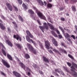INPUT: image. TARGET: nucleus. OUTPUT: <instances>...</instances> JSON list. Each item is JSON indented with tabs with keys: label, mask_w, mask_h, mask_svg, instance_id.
<instances>
[{
	"label": "nucleus",
	"mask_w": 77,
	"mask_h": 77,
	"mask_svg": "<svg viewBox=\"0 0 77 77\" xmlns=\"http://www.w3.org/2000/svg\"><path fill=\"white\" fill-rule=\"evenodd\" d=\"M64 30H66V31H67V32H70V30L68 29H66L65 28H64Z\"/></svg>",
	"instance_id": "obj_53"
},
{
	"label": "nucleus",
	"mask_w": 77,
	"mask_h": 77,
	"mask_svg": "<svg viewBox=\"0 0 77 77\" xmlns=\"http://www.w3.org/2000/svg\"><path fill=\"white\" fill-rule=\"evenodd\" d=\"M13 73L14 75L16 77H20L21 75L18 73L15 72H13Z\"/></svg>",
	"instance_id": "obj_14"
},
{
	"label": "nucleus",
	"mask_w": 77,
	"mask_h": 77,
	"mask_svg": "<svg viewBox=\"0 0 77 77\" xmlns=\"http://www.w3.org/2000/svg\"><path fill=\"white\" fill-rule=\"evenodd\" d=\"M56 31L57 33V34H58V35L60 34V32H59V30H56Z\"/></svg>",
	"instance_id": "obj_42"
},
{
	"label": "nucleus",
	"mask_w": 77,
	"mask_h": 77,
	"mask_svg": "<svg viewBox=\"0 0 77 77\" xmlns=\"http://www.w3.org/2000/svg\"><path fill=\"white\" fill-rule=\"evenodd\" d=\"M25 57L26 59H29V58H30V56L29 55V54H26L25 55Z\"/></svg>",
	"instance_id": "obj_27"
},
{
	"label": "nucleus",
	"mask_w": 77,
	"mask_h": 77,
	"mask_svg": "<svg viewBox=\"0 0 77 77\" xmlns=\"http://www.w3.org/2000/svg\"><path fill=\"white\" fill-rule=\"evenodd\" d=\"M28 75H30V73L29 72H28Z\"/></svg>",
	"instance_id": "obj_59"
},
{
	"label": "nucleus",
	"mask_w": 77,
	"mask_h": 77,
	"mask_svg": "<svg viewBox=\"0 0 77 77\" xmlns=\"http://www.w3.org/2000/svg\"><path fill=\"white\" fill-rule=\"evenodd\" d=\"M67 41H69V42H70V43H71V44L72 43V41H71V39H70V38H67Z\"/></svg>",
	"instance_id": "obj_31"
},
{
	"label": "nucleus",
	"mask_w": 77,
	"mask_h": 77,
	"mask_svg": "<svg viewBox=\"0 0 77 77\" xmlns=\"http://www.w3.org/2000/svg\"><path fill=\"white\" fill-rule=\"evenodd\" d=\"M68 0H65V2H66V3H67Z\"/></svg>",
	"instance_id": "obj_58"
},
{
	"label": "nucleus",
	"mask_w": 77,
	"mask_h": 77,
	"mask_svg": "<svg viewBox=\"0 0 77 77\" xmlns=\"http://www.w3.org/2000/svg\"><path fill=\"white\" fill-rule=\"evenodd\" d=\"M38 42V44H39V45L41 46V48H43V46H42V43H41L39 41Z\"/></svg>",
	"instance_id": "obj_34"
},
{
	"label": "nucleus",
	"mask_w": 77,
	"mask_h": 77,
	"mask_svg": "<svg viewBox=\"0 0 77 77\" xmlns=\"http://www.w3.org/2000/svg\"><path fill=\"white\" fill-rule=\"evenodd\" d=\"M59 29H60L61 30L66 39H67V38H70L71 37L70 36V35H69V34H68V33H64L65 31H64V30H63V28H62V27L60 26H59Z\"/></svg>",
	"instance_id": "obj_2"
},
{
	"label": "nucleus",
	"mask_w": 77,
	"mask_h": 77,
	"mask_svg": "<svg viewBox=\"0 0 77 77\" xmlns=\"http://www.w3.org/2000/svg\"><path fill=\"white\" fill-rule=\"evenodd\" d=\"M33 8L34 9H35L36 12L37 14H38L39 17H40V18H41V19H43V20H46L45 16L43 15L42 14V13H41V12H39V11H38V9H36V7H33Z\"/></svg>",
	"instance_id": "obj_1"
},
{
	"label": "nucleus",
	"mask_w": 77,
	"mask_h": 77,
	"mask_svg": "<svg viewBox=\"0 0 77 77\" xmlns=\"http://www.w3.org/2000/svg\"><path fill=\"white\" fill-rule=\"evenodd\" d=\"M2 62L3 64H4V65L7 68H9L10 67V66L9 65V64L8 63L6 62L5 60H2Z\"/></svg>",
	"instance_id": "obj_6"
},
{
	"label": "nucleus",
	"mask_w": 77,
	"mask_h": 77,
	"mask_svg": "<svg viewBox=\"0 0 77 77\" xmlns=\"http://www.w3.org/2000/svg\"><path fill=\"white\" fill-rule=\"evenodd\" d=\"M2 51L3 54L5 55V56H6V53L5 51L3 49H2Z\"/></svg>",
	"instance_id": "obj_30"
},
{
	"label": "nucleus",
	"mask_w": 77,
	"mask_h": 77,
	"mask_svg": "<svg viewBox=\"0 0 77 77\" xmlns=\"http://www.w3.org/2000/svg\"><path fill=\"white\" fill-rule=\"evenodd\" d=\"M48 8H51L52 7V5H51V4H48Z\"/></svg>",
	"instance_id": "obj_33"
},
{
	"label": "nucleus",
	"mask_w": 77,
	"mask_h": 77,
	"mask_svg": "<svg viewBox=\"0 0 77 77\" xmlns=\"http://www.w3.org/2000/svg\"><path fill=\"white\" fill-rule=\"evenodd\" d=\"M14 38H16L17 40H18L19 39V41H21V38L20 36L18 35H14Z\"/></svg>",
	"instance_id": "obj_9"
},
{
	"label": "nucleus",
	"mask_w": 77,
	"mask_h": 77,
	"mask_svg": "<svg viewBox=\"0 0 77 77\" xmlns=\"http://www.w3.org/2000/svg\"><path fill=\"white\" fill-rule=\"evenodd\" d=\"M19 65L20 66L23 68H25V66L22 63H20Z\"/></svg>",
	"instance_id": "obj_20"
},
{
	"label": "nucleus",
	"mask_w": 77,
	"mask_h": 77,
	"mask_svg": "<svg viewBox=\"0 0 77 77\" xmlns=\"http://www.w3.org/2000/svg\"><path fill=\"white\" fill-rule=\"evenodd\" d=\"M28 12L30 13V14H34V12L32 11V10H29L28 11Z\"/></svg>",
	"instance_id": "obj_28"
},
{
	"label": "nucleus",
	"mask_w": 77,
	"mask_h": 77,
	"mask_svg": "<svg viewBox=\"0 0 77 77\" xmlns=\"http://www.w3.org/2000/svg\"><path fill=\"white\" fill-rule=\"evenodd\" d=\"M37 21L38 23V24L40 25H41V23H40V21L39 20H37Z\"/></svg>",
	"instance_id": "obj_51"
},
{
	"label": "nucleus",
	"mask_w": 77,
	"mask_h": 77,
	"mask_svg": "<svg viewBox=\"0 0 77 77\" xmlns=\"http://www.w3.org/2000/svg\"><path fill=\"white\" fill-rule=\"evenodd\" d=\"M51 33L52 34V35H54L55 37H57V35L56 34V33H55L54 31H52L51 32Z\"/></svg>",
	"instance_id": "obj_26"
},
{
	"label": "nucleus",
	"mask_w": 77,
	"mask_h": 77,
	"mask_svg": "<svg viewBox=\"0 0 77 77\" xmlns=\"http://www.w3.org/2000/svg\"><path fill=\"white\" fill-rule=\"evenodd\" d=\"M1 73L3 75H6V74H5L3 72H1Z\"/></svg>",
	"instance_id": "obj_47"
},
{
	"label": "nucleus",
	"mask_w": 77,
	"mask_h": 77,
	"mask_svg": "<svg viewBox=\"0 0 77 77\" xmlns=\"http://www.w3.org/2000/svg\"><path fill=\"white\" fill-rule=\"evenodd\" d=\"M48 21H49H49H50V17H48Z\"/></svg>",
	"instance_id": "obj_61"
},
{
	"label": "nucleus",
	"mask_w": 77,
	"mask_h": 77,
	"mask_svg": "<svg viewBox=\"0 0 77 77\" xmlns=\"http://www.w3.org/2000/svg\"><path fill=\"white\" fill-rule=\"evenodd\" d=\"M7 30L8 32H11V29L9 27L7 28Z\"/></svg>",
	"instance_id": "obj_49"
},
{
	"label": "nucleus",
	"mask_w": 77,
	"mask_h": 77,
	"mask_svg": "<svg viewBox=\"0 0 77 77\" xmlns=\"http://www.w3.org/2000/svg\"><path fill=\"white\" fill-rule=\"evenodd\" d=\"M71 71H72V75L74 76V77H77V73L75 72L74 70H73L72 69H71Z\"/></svg>",
	"instance_id": "obj_11"
},
{
	"label": "nucleus",
	"mask_w": 77,
	"mask_h": 77,
	"mask_svg": "<svg viewBox=\"0 0 77 77\" xmlns=\"http://www.w3.org/2000/svg\"><path fill=\"white\" fill-rule=\"evenodd\" d=\"M43 25L44 26H39V27L40 28V29L42 31V32L44 33V32L43 30L45 29H46V30H48V26H47V23H44Z\"/></svg>",
	"instance_id": "obj_3"
},
{
	"label": "nucleus",
	"mask_w": 77,
	"mask_h": 77,
	"mask_svg": "<svg viewBox=\"0 0 77 77\" xmlns=\"http://www.w3.org/2000/svg\"><path fill=\"white\" fill-rule=\"evenodd\" d=\"M60 51H62V52H64V53H65L66 54H67V52L66 51H65V50H64V49H63L62 48H60Z\"/></svg>",
	"instance_id": "obj_24"
},
{
	"label": "nucleus",
	"mask_w": 77,
	"mask_h": 77,
	"mask_svg": "<svg viewBox=\"0 0 77 77\" xmlns=\"http://www.w3.org/2000/svg\"><path fill=\"white\" fill-rule=\"evenodd\" d=\"M0 45H2V46L3 48H4V49H5V48L4 47V46H3V44H2L1 43H0Z\"/></svg>",
	"instance_id": "obj_43"
},
{
	"label": "nucleus",
	"mask_w": 77,
	"mask_h": 77,
	"mask_svg": "<svg viewBox=\"0 0 77 77\" xmlns=\"http://www.w3.org/2000/svg\"><path fill=\"white\" fill-rule=\"evenodd\" d=\"M0 26L1 28V29H2V30H5V27L1 23H0Z\"/></svg>",
	"instance_id": "obj_21"
},
{
	"label": "nucleus",
	"mask_w": 77,
	"mask_h": 77,
	"mask_svg": "<svg viewBox=\"0 0 77 77\" xmlns=\"http://www.w3.org/2000/svg\"><path fill=\"white\" fill-rule=\"evenodd\" d=\"M23 8L24 9H27V7L24 4H23Z\"/></svg>",
	"instance_id": "obj_23"
},
{
	"label": "nucleus",
	"mask_w": 77,
	"mask_h": 77,
	"mask_svg": "<svg viewBox=\"0 0 77 77\" xmlns=\"http://www.w3.org/2000/svg\"><path fill=\"white\" fill-rule=\"evenodd\" d=\"M61 45H62L64 47H66V46H65V45L64 44V43H61Z\"/></svg>",
	"instance_id": "obj_50"
},
{
	"label": "nucleus",
	"mask_w": 77,
	"mask_h": 77,
	"mask_svg": "<svg viewBox=\"0 0 77 77\" xmlns=\"http://www.w3.org/2000/svg\"><path fill=\"white\" fill-rule=\"evenodd\" d=\"M61 20H62V21H64V20H65V19H64L62 17L61 18Z\"/></svg>",
	"instance_id": "obj_54"
},
{
	"label": "nucleus",
	"mask_w": 77,
	"mask_h": 77,
	"mask_svg": "<svg viewBox=\"0 0 77 77\" xmlns=\"http://www.w3.org/2000/svg\"><path fill=\"white\" fill-rule=\"evenodd\" d=\"M67 64L69 66H71V63H70L67 62Z\"/></svg>",
	"instance_id": "obj_38"
},
{
	"label": "nucleus",
	"mask_w": 77,
	"mask_h": 77,
	"mask_svg": "<svg viewBox=\"0 0 77 77\" xmlns=\"http://www.w3.org/2000/svg\"><path fill=\"white\" fill-rule=\"evenodd\" d=\"M6 5L9 10H10V11H12V8L11 5L9 3H7Z\"/></svg>",
	"instance_id": "obj_12"
},
{
	"label": "nucleus",
	"mask_w": 77,
	"mask_h": 77,
	"mask_svg": "<svg viewBox=\"0 0 77 77\" xmlns=\"http://www.w3.org/2000/svg\"><path fill=\"white\" fill-rule=\"evenodd\" d=\"M63 68H64V69H65V70H66V71H67V72H69V71L67 70V68H65V67H63Z\"/></svg>",
	"instance_id": "obj_46"
},
{
	"label": "nucleus",
	"mask_w": 77,
	"mask_h": 77,
	"mask_svg": "<svg viewBox=\"0 0 77 77\" xmlns=\"http://www.w3.org/2000/svg\"><path fill=\"white\" fill-rule=\"evenodd\" d=\"M48 24L49 26L50 27L51 29L52 30H55V28H54L53 25L48 23Z\"/></svg>",
	"instance_id": "obj_15"
},
{
	"label": "nucleus",
	"mask_w": 77,
	"mask_h": 77,
	"mask_svg": "<svg viewBox=\"0 0 77 77\" xmlns=\"http://www.w3.org/2000/svg\"><path fill=\"white\" fill-rule=\"evenodd\" d=\"M6 43L8 45H9L11 47H12V44L11 43V42L9 41V40L6 41Z\"/></svg>",
	"instance_id": "obj_16"
},
{
	"label": "nucleus",
	"mask_w": 77,
	"mask_h": 77,
	"mask_svg": "<svg viewBox=\"0 0 77 77\" xmlns=\"http://www.w3.org/2000/svg\"><path fill=\"white\" fill-rule=\"evenodd\" d=\"M7 56L9 59L11 60H12V57H11L10 55H9V54H8Z\"/></svg>",
	"instance_id": "obj_19"
},
{
	"label": "nucleus",
	"mask_w": 77,
	"mask_h": 77,
	"mask_svg": "<svg viewBox=\"0 0 77 77\" xmlns=\"http://www.w3.org/2000/svg\"><path fill=\"white\" fill-rule=\"evenodd\" d=\"M27 2H30V1H29V0H26Z\"/></svg>",
	"instance_id": "obj_62"
},
{
	"label": "nucleus",
	"mask_w": 77,
	"mask_h": 77,
	"mask_svg": "<svg viewBox=\"0 0 77 77\" xmlns=\"http://www.w3.org/2000/svg\"><path fill=\"white\" fill-rule=\"evenodd\" d=\"M13 24H15V26L16 27H17V24H16V23L15 22H12Z\"/></svg>",
	"instance_id": "obj_41"
},
{
	"label": "nucleus",
	"mask_w": 77,
	"mask_h": 77,
	"mask_svg": "<svg viewBox=\"0 0 77 77\" xmlns=\"http://www.w3.org/2000/svg\"><path fill=\"white\" fill-rule=\"evenodd\" d=\"M68 56L70 57V58H71V59H73V57H72V56H71V55L69 54H68Z\"/></svg>",
	"instance_id": "obj_39"
},
{
	"label": "nucleus",
	"mask_w": 77,
	"mask_h": 77,
	"mask_svg": "<svg viewBox=\"0 0 77 77\" xmlns=\"http://www.w3.org/2000/svg\"><path fill=\"white\" fill-rule=\"evenodd\" d=\"M16 45L17 46L18 48H20V49L21 48H23V46H22L21 44L17 43L16 44Z\"/></svg>",
	"instance_id": "obj_17"
},
{
	"label": "nucleus",
	"mask_w": 77,
	"mask_h": 77,
	"mask_svg": "<svg viewBox=\"0 0 77 77\" xmlns=\"http://www.w3.org/2000/svg\"><path fill=\"white\" fill-rule=\"evenodd\" d=\"M72 66L70 67V68H72L71 69H72L73 70H75V68L74 66H75L76 68H77V65L74 63H72Z\"/></svg>",
	"instance_id": "obj_7"
},
{
	"label": "nucleus",
	"mask_w": 77,
	"mask_h": 77,
	"mask_svg": "<svg viewBox=\"0 0 77 77\" xmlns=\"http://www.w3.org/2000/svg\"><path fill=\"white\" fill-rule=\"evenodd\" d=\"M19 19L21 21H22V22H23V19H22V17L21 16L19 15Z\"/></svg>",
	"instance_id": "obj_29"
},
{
	"label": "nucleus",
	"mask_w": 77,
	"mask_h": 77,
	"mask_svg": "<svg viewBox=\"0 0 77 77\" xmlns=\"http://www.w3.org/2000/svg\"><path fill=\"white\" fill-rule=\"evenodd\" d=\"M52 41L53 44L55 46H57V43L54 38H53V39H52Z\"/></svg>",
	"instance_id": "obj_13"
},
{
	"label": "nucleus",
	"mask_w": 77,
	"mask_h": 77,
	"mask_svg": "<svg viewBox=\"0 0 77 77\" xmlns=\"http://www.w3.org/2000/svg\"><path fill=\"white\" fill-rule=\"evenodd\" d=\"M55 71H56V72H58V73H60V74H61L62 75H64V73L63 72H62V71L61 70H60V69H56L55 70Z\"/></svg>",
	"instance_id": "obj_10"
},
{
	"label": "nucleus",
	"mask_w": 77,
	"mask_h": 77,
	"mask_svg": "<svg viewBox=\"0 0 77 77\" xmlns=\"http://www.w3.org/2000/svg\"><path fill=\"white\" fill-rule=\"evenodd\" d=\"M75 2H77V0H75Z\"/></svg>",
	"instance_id": "obj_64"
},
{
	"label": "nucleus",
	"mask_w": 77,
	"mask_h": 77,
	"mask_svg": "<svg viewBox=\"0 0 77 77\" xmlns=\"http://www.w3.org/2000/svg\"><path fill=\"white\" fill-rule=\"evenodd\" d=\"M27 46L29 47V51L33 52L34 54L36 53V49H34L31 45L30 44H27Z\"/></svg>",
	"instance_id": "obj_4"
},
{
	"label": "nucleus",
	"mask_w": 77,
	"mask_h": 77,
	"mask_svg": "<svg viewBox=\"0 0 77 77\" xmlns=\"http://www.w3.org/2000/svg\"><path fill=\"white\" fill-rule=\"evenodd\" d=\"M53 51H54V52H55V53H58L59 54H60V53H59L57 50L56 49H54L53 50Z\"/></svg>",
	"instance_id": "obj_25"
},
{
	"label": "nucleus",
	"mask_w": 77,
	"mask_h": 77,
	"mask_svg": "<svg viewBox=\"0 0 77 77\" xmlns=\"http://www.w3.org/2000/svg\"><path fill=\"white\" fill-rule=\"evenodd\" d=\"M72 10L73 11H75V7L73 6L72 7Z\"/></svg>",
	"instance_id": "obj_40"
},
{
	"label": "nucleus",
	"mask_w": 77,
	"mask_h": 77,
	"mask_svg": "<svg viewBox=\"0 0 77 77\" xmlns=\"http://www.w3.org/2000/svg\"><path fill=\"white\" fill-rule=\"evenodd\" d=\"M33 66L34 67H35L36 68V66H37V65H36V64H34L33 65Z\"/></svg>",
	"instance_id": "obj_55"
},
{
	"label": "nucleus",
	"mask_w": 77,
	"mask_h": 77,
	"mask_svg": "<svg viewBox=\"0 0 77 77\" xmlns=\"http://www.w3.org/2000/svg\"><path fill=\"white\" fill-rule=\"evenodd\" d=\"M37 2L40 3L41 5H43V2H42L41 0H37Z\"/></svg>",
	"instance_id": "obj_22"
},
{
	"label": "nucleus",
	"mask_w": 77,
	"mask_h": 77,
	"mask_svg": "<svg viewBox=\"0 0 77 77\" xmlns=\"http://www.w3.org/2000/svg\"><path fill=\"white\" fill-rule=\"evenodd\" d=\"M26 33L28 35H30V32H29V31L28 30L26 31Z\"/></svg>",
	"instance_id": "obj_36"
},
{
	"label": "nucleus",
	"mask_w": 77,
	"mask_h": 77,
	"mask_svg": "<svg viewBox=\"0 0 77 77\" xmlns=\"http://www.w3.org/2000/svg\"><path fill=\"white\" fill-rule=\"evenodd\" d=\"M26 38L27 41H28L29 42H30L31 41L32 43V44H33L34 45H36V43H35V42L33 41L32 39H30V38L29 37V36L27 35L26 37Z\"/></svg>",
	"instance_id": "obj_5"
},
{
	"label": "nucleus",
	"mask_w": 77,
	"mask_h": 77,
	"mask_svg": "<svg viewBox=\"0 0 77 77\" xmlns=\"http://www.w3.org/2000/svg\"><path fill=\"white\" fill-rule=\"evenodd\" d=\"M48 51L50 53H51V54H54V53L53 52V51H51V50H48Z\"/></svg>",
	"instance_id": "obj_37"
},
{
	"label": "nucleus",
	"mask_w": 77,
	"mask_h": 77,
	"mask_svg": "<svg viewBox=\"0 0 77 77\" xmlns=\"http://www.w3.org/2000/svg\"><path fill=\"white\" fill-rule=\"evenodd\" d=\"M29 35L30 36V38H33V35H31V34Z\"/></svg>",
	"instance_id": "obj_48"
},
{
	"label": "nucleus",
	"mask_w": 77,
	"mask_h": 77,
	"mask_svg": "<svg viewBox=\"0 0 77 77\" xmlns=\"http://www.w3.org/2000/svg\"><path fill=\"white\" fill-rule=\"evenodd\" d=\"M59 37L60 39H61V38H62V36L60 34L59 35Z\"/></svg>",
	"instance_id": "obj_44"
},
{
	"label": "nucleus",
	"mask_w": 77,
	"mask_h": 77,
	"mask_svg": "<svg viewBox=\"0 0 77 77\" xmlns=\"http://www.w3.org/2000/svg\"><path fill=\"white\" fill-rule=\"evenodd\" d=\"M17 1L20 5L22 4V1L21 0H17Z\"/></svg>",
	"instance_id": "obj_35"
},
{
	"label": "nucleus",
	"mask_w": 77,
	"mask_h": 77,
	"mask_svg": "<svg viewBox=\"0 0 77 77\" xmlns=\"http://www.w3.org/2000/svg\"><path fill=\"white\" fill-rule=\"evenodd\" d=\"M60 11H62L63 9H64V8L63 7H62V8H60Z\"/></svg>",
	"instance_id": "obj_52"
},
{
	"label": "nucleus",
	"mask_w": 77,
	"mask_h": 77,
	"mask_svg": "<svg viewBox=\"0 0 77 77\" xmlns=\"http://www.w3.org/2000/svg\"><path fill=\"white\" fill-rule=\"evenodd\" d=\"M2 19H5V17H4L3 16H2Z\"/></svg>",
	"instance_id": "obj_60"
},
{
	"label": "nucleus",
	"mask_w": 77,
	"mask_h": 77,
	"mask_svg": "<svg viewBox=\"0 0 77 77\" xmlns=\"http://www.w3.org/2000/svg\"><path fill=\"white\" fill-rule=\"evenodd\" d=\"M44 3L45 4V5L46 6V5H47V3H46V2H44Z\"/></svg>",
	"instance_id": "obj_57"
},
{
	"label": "nucleus",
	"mask_w": 77,
	"mask_h": 77,
	"mask_svg": "<svg viewBox=\"0 0 77 77\" xmlns=\"http://www.w3.org/2000/svg\"><path fill=\"white\" fill-rule=\"evenodd\" d=\"M71 37L72 38H73V39H75V36H74V35H72L71 36Z\"/></svg>",
	"instance_id": "obj_45"
},
{
	"label": "nucleus",
	"mask_w": 77,
	"mask_h": 77,
	"mask_svg": "<svg viewBox=\"0 0 77 77\" xmlns=\"http://www.w3.org/2000/svg\"><path fill=\"white\" fill-rule=\"evenodd\" d=\"M54 75H57V76H59V75H58V74H57L54 73Z\"/></svg>",
	"instance_id": "obj_56"
},
{
	"label": "nucleus",
	"mask_w": 77,
	"mask_h": 77,
	"mask_svg": "<svg viewBox=\"0 0 77 77\" xmlns=\"http://www.w3.org/2000/svg\"><path fill=\"white\" fill-rule=\"evenodd\" d=\"M43 60L44 61H45V62H47V63H49V60H48L47 58H46L45 57L43 56Z\"/></svg>",
	"instance_id": "obj_18"
},
{
	"label": "nucleus",
	"mask_w": 77,
	"mask_h": 77,
	"mask_svg": "<svg viewBox=\"0 0 77 77\" xmlns=\"http://www.w3.org/2000/svg\"><path fill=\"white\" fill-rule=\"evenodd\" d=\"M45 44L46 48H47V49L49 50V49H50V43H49V42H48V41L45 42Z\"/></svg>",
	"instance_id": "obj_8"
},
{
	"label": "nucleus",
	"mask_w": 77,
	"mask_h": 77,
	"mask_svg": "<svg viewBox=\"0 0 77 77\" xmlns=\"http://www.w3.org/2000/svg\"><path fill=\"white\" fill-rule=\"evenodd\" d=\"M13 7H14V9L15 11H18V8L17 7H16V6L13 5Z\"/></svg>",
	"instance_id": "obj_32"
},
{
	"label": "nucleus",
	"mask_w": 77,
	"mask_h": 77,
	"mask_svg": "<svg viewBox=\"0 0 77 77\" xmlns=\"http://www.w3.org/2000/svg\"><path fill=\"white\" fill-rule=\"evenodd\" d=\"M30 17H33V15H31Z\"/></svg>",
	"instance_id": "obj_63"
}]
</instances>
